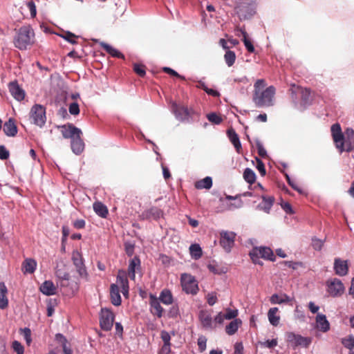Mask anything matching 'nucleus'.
I'll use <instances>...</instances> for the list:
<instances>
[{"instance_id": "f257e3e1", "label": "nucleus", "mask_w": 354, "mask_h": 354, "mask_svg": "<svg viewBox=\"0 0 354 354\" xmlns=\"http://www.w3.org/2000/svg\"><path fill=\"white\" fill-rule=\"evenodd\" d=\"M266 82L263 79L258 80L254 85L253 101L257 106H270L273 105V98L275 95V88L270 86L263 90L266 86Z\"/></svg>"}, {"instance_id": "f03ea898", "label": "nucleus", "mask_w": 354, "mask_h": 354, "mask_svg": "<svg viewBox=\"0 0 354 354\" xmlns=\"http://www.w3.org/2000/svg\"><path fill=\"white\" fill-rule=\"evenodd\" d=\"M119 286H121L122 292L124 297L129 294V281L127 277V272L119 270L117 274V284L112 283L110 287V297L111 303L116 306L121 304L122 299L120 294Z\"/></svg>"}, {"instance_id": "7ed1b4c3", "label": "nucleus", "mask_w": 354, "mask_h": 354, "mask_svg": "<svg viewBox=\"0 0 354 354\" xmlns=\"http://www.w3.org/2000/svg\"><path fill=\"white\" fill-rule=\"evenodd\" d=\"M14 45L18 49L26 50L35 42V32L30 26H23L17 32L14 37Z\"/></svg>"}, {"instance_id": "20e7f679", "label": "nucleus", "mask_w": 354, "mask_h": 354, "mask_svg": "<svg viewBox=\"0 0 354 354\" xmlns=\"http://www.w3.org/2000/svg\"><path fill=\"white\" fill-rule=\"evenodd\" d=\"M235 10L241 20L249 19L256 13V0H239Z\"/></svg>"}, {"instance_id": "39448f33", "label": "nucleus", "mask_w": 354, "mask_h": 354, "mask_svg": "<svg viewBox=\"0 0 354 354\" xmlns=\"http://www.w3.org/2000/svg\"><path fill=\"white\" fill-rule=\"evenodd\" d=\"M252 262L255 264L262 265L263 263L260 261V258L268 259L272 261L275 260V257L272 250L268 247H255L249 254Z\"/></svg>"}, {"instance_id": "423d86ee", "label": "nucleus", "mask_w": 354, "mask_h": 354, "mask_svg": "<svg viewBox=\"0 0 354 354\" xmlns=\"http://www.w3.org/2000/svg\"><path fill=\"white\" fill-rule=\"evenodd\" d=\"M180 283L183 290L187 294L196 295L198 292V282L192 275L186 273L182 274Z\"/></svg>"}, {"instance_id": "0eeeda50", "label": "nucleus", "mask_w": 354, "mask_h": 354, "mask_svg": "<svg viewBox=\"0 0 354 354\" xmlns=\"http://www.w3.org/2000/svg\"><path fill=\"white\" fill-rule=\"evenodd\" d=\"M331 135L333 142L337 149L340 153L344 151V139L345 136L342 133L341 126L339 123H335L331 126Z\"/></svg>"}, {"instance_id": "6e6552de", "label": "nucleus", "mask_w": 354, "mask_h": 354, "mask_svg": "<svg viewBox=\"0 0 354 354\" xmlns=\"http://www.w3.org/2000/svg\"><path fill=\"white\" fill-rule=\"evenodd\" d=\"M30 118L35 124L43 127L46 120L45 108L39 104L34 105L30 110Z\"/></svg>"}, {"instance_id": "1a4fd4ad", "label": "nucleus", "mask_w": 354, "mask_h": 354, "mask_svg": "<svg viewBox=\"0 0 354 354\" xmlns=\"http://www.w3.org/2000/svg\"><path fill=\"white\" fill-rule=\"evenodd\" d=\"M171 111L176 118L181 122L189 120L194 112L192 109H189L187 106L176 102L172 103Z\"/></svg>"}, {"instance_id": "9d476101", "label": "nucleus", "mask_w": 354, "mask_h": 354, "mask_svg": "<svg viewBox=\"0 0 354 354\" xmlns=\"http://www.w3.org/2000/svg\"><path fill=\"white\" fill-rule=\"evenodd\" d=\"M236 234L231 231H221L220 232V244L224 250L230 252L234 245Z\"/></svg>"}, {"instance_id": "9b49d317", "label": "nucleus", "mask_w": 354, "mask_h": 354, "mask_svg": "<svg viewBox=\"0 0 354 354\" xmlns=\"http://www.w3.org/2000/svg\"><path fill=\"white\" fill-rule=\"evenodd\" d=\"M113 313L106 308L102 309L100 319L101 328L105 331L111 330L113 327Z\"/></svg>"}, {"instance_id": "f8f14e48", "label": "nucleus", "mask_w": 354, "mask_h": 354, "mask_svg": "<svg viewBox=\"0 0 354 354\" xmlns=\"http://www.w3.org/2000/svg\"><path fill=\"white\" fill-rule=\"evenodd\" d=\"M212 313V310H201L198 313V319L203 328L207 330H213L216 328Z\"/></svg>"}, {"instance_id": "ddd939ff", "label": "nucleus", "mask_w": 354, "mask_h": 354, "mask_svg": "<svg viewBox=\"0 0 354 354\" xmlns=\"http://www.w3.org/2000/svg\"><path fill=\"white\" fill-rule=\"evenodd\" d=\"M149 311L153 315L158 318H161L165 313L164 308L160 305V301L158 297L153 294H150L149 296Z\"/></svg>"}, {"instance_id": "4468645a", "label": "nucleus", "mask_w": 354, "mask_h": 354, "mask_svg": "<svg viewBox=\"0 0 354 354\" xmlns=\"http://www.w3.org/2000/svg\"><path fill=\"white\" fill-rule=\"evenodd\" d=\"M328 292L333 297L342 295L344 292V286L338 279H334L327 282Z\"/></svg>"}, {"instance_id": "2eb2a0df", "label": "nucleus", "mask_w": 354, "mask_h": 354, "mask_svg": "<svg viewBox=\"0 0 354 354\" xmlns=\"http://www.w3.org/2000/svg\"><path fill=\"white\" fill-rule=\"evenodd\" d=\"M57 286L60 288L64 294L68 295H73L78 289L77 283L71 281L70 277L57 281Z\"/></svg>"}, {"instance_id": "dca6fc26", "label": "nucleus", "mask_w": 354, "mask_h": 354, "mask_svg": "<svg viewBox=\"0 0 354 354\" xmlns=\"http://www.w3.org/2000/svg\"><path fill=\"white\" fill-rule=\"evenodd\" d=\"M61 133L64 138H71V140L75 138L77 134H82L81 129L75 127L72 124H67L62 126Z\"/></svg>"}, {"instance_id": "f3484780", "label": "nucleus", "mask_w": 354, "mask_h": 354, "mask_svg": "<svg viewBox=\"0 0 354 354\" xmlns=\"http://www.w3.org/2000/svg\"><path fill=\"white\" fill-rule=\"evenodd\" d=\"M72 261L80 275L82 277L85 276L86 274V271L84 264L83 258L80 252L78 251H74L72 254Z\"/></svg>"}, {"instance_id": "a211bd4d", "label": "nucleus", "mask_w": 354, "mask_h": 354, "mask_svg": "<svg viewBox=\"0 0 354 354\" xmlns=\"http://www.w3.org/2000/svg\"><path fill=\"white\" fill-rule=\"evenodd\" d=\"M8 88L12 96L17 100L21 101L24 99L25 92L17 82H10L8 85Z\"/></svg>"}, {"instance_id": "6ab92c4d", "label": "nucleus", "mask_w": 354, "mask_h": 354, "mask_svg": "<svg viewBox=\"0 0 354 354\" xmlns=\"http://www.w3.org/2000/svg\"><path fill=\"white\" fill-rule=\"evenodd\" d=\"M141 268L140 260L138 257H134L129 261L128 267V275L131 280H135L136 272L139 271Z\"/></svg>"}, {"instance_id": "aec40b11", "label": "nucleus", "mask_w": 354, "mask_h": 354, "mask_svg": "<svg viewBox=\"0 0 354 354\" xmlns=\"http://www.w3.org/2000/svg\"><path fill=\"white\" fill-rule=\"evenodd\" d=\"M334 270L335 274L339 276L346 275L348 272L347 261H344L339 258L335 259Z\"/></svg>"}, {"instance_id": "412c9836", "label": "nucleus", "mask_w": 354, "mask_h": 354, "mask_svg": "<svg viewBox=\"0 0 354 354\" xmlns=\"http://www.w3.org/2000/svg\"><path fill=\"white\" fill-rule=\"evenodd\" d=\"M344 151L351 152L354 149V130L348 128L345 131Z\"/></svg>"}, {"instance_id": "4be33fe9", "label": "nucleus", "mask_w": 354, "mask_h": 354, "mask_svg": "<svg viewBox=\"0 0 354 354\" xmlns=\"http://www.w3.org/2000/svg\"><path fill=\"white\" fill-rule=\"evenodd\" d=\"M82 134H77L71 140V149L77 155L80 154L84 149V142L81 138Z\"/></svg>"}, {"instance_id": "5701e85b", "label": "nucleus", "mask_w": 354, "mask_h": 354, "mask_svg": "<svg viewBox=\"0 0 354 354\" xmlns=\"http://www.w3.org/2000/svg\"><path fill=\"white\" fill-rule=\"evenodd\" d=\"M3 131L8 136H15L17 133V127L13 118H10L3 125Z\"/></svg>"}, {"instance_id": "b1692460", "label": "nucleus", "mask_w": 354, "mask_h": 354, "mask_svg": "<svg viewBox=\"0 0 354 354\" xmlns=\"http://www.w3.org/2000/svg\"><path fill=\"white\" fill-rule=\"evenodd\" d=\"M288 341L293 342L295 346L303 345L307 347L310 341L306 337H303L299 335H295L294 333H289L288 335Z\"/></svg>"}, {"instance_id": "393cba45", "label": "nucleus", "mask_w": 354, "mask_h": 354, "mask_svg": "<svg viewBox=\"0 0 354 354\" xmlns=\"http://www.w3.org/2000/svg\"><path fill=\"white\" fill-rule=\"evenodd\" d=\"M41 292L47 295H54L56 294V287L51 281H45L40 286Z\"/></svg>"}, {"instance_id": "a878e982", "label": "nucleus", "mask_w": 354, "mask_h": 354, "mask_svg": "<svg viewBox=\"0 0 354 354\" xmlns=\"http://www.w3.org/2000/svg\"><path fill=\"white\" fill-rule=\"evenodd\" d=\"M316 323L317 328L323 332H326L330 328V324L324 315L317 314L316 317Z\"/></svg>"}, {"instance_id": "bb28decb", "label": "nucleus", "mask_w": 354, "mask_h": 354, "mask_svg": "<svg viewBox=\"0 0 354 354\" xmlns=\"http://www.w3.org/2000/svg\"><path fill=\"white\" fill-rule=\"evenodd\" d=\"M159 301L165 305H170L172 304L174 301V298L171 292L169 289H163L160 293L159 297H158Z\"/></svg>"}, {"instance_id": "cd10ccee", "label": "nucleus", "mask_w": 354, "mask_h": 354, "mask_svg": "<svg viewBox=\"0 0 354 354\" xmlns=\"http://www.w3.org/2000/svg\"><path fill=\"white\" fill-rule=\"evenodd\" d=\"M37 268V262L33 259H26L22 263V271L24 274H32Z\"/></svg>"}, {"instance_id": "c85d7f7f", "label": "nucleus", "mask_w": 354, "mask_h": 354, "mask_svg": "<svg viewBox=\"0 0 354 354\" xmlns=\"http://www.w3.org/2000/svg\"><path fill=\"white\" fill-rule=\"evenodd\" d=\"M94 212L102 218H106L109 214L107 207L102 202L96 201L93 205Z\"/></svg>"}, {"instance_id": "c756f323", "label": "nucleus", "mask_w": 354, "mask_h": 354, "mask_svg": "<svg viewBox=\"0 0 354 354\" xmlns=\"http://www.w3.org/2000/svg\"><path fill=\"white\" fill-rule=\"evenodd\" d=\"M227 133L231 142L233 144L234 148L236 149V151L238 153H240V150L241 149V144L239 140L238 134L233 129H228Z\"/></svg>"}, {"instance_id": "7c9ffc66", "label": "nucleus", "mask_w": 354, "mask_h": 354, "mask_svg": "<svg viewBox=\"0 0 354 354\" xmlns=\"http://www.w3.org/2000/svg\"><path fill=\"white\" fill-rule=\"evenodd\" d=\"M279 308L277 307H273L270 308L268 312V317L270 323L274 326H277L279 324L280 316L278 315Z\"/></svg>"}, {"instance_id": "2f4dec72", "label": "nucleus", "mask_w": 354, "mask_h": 354, "mask_svg": "<svg viewBox=\"0 0 354 354\" xmlns=\"http://www.w3.org/2000/svg\"><path fill=\"white\" fill-rule=\"evenodd\" d=\"M144 215L147 218L158 220L163 216V212L162 209L157 207H152L150 209L146 210L144 212Z\"/></svg>"}, {"instance_id": "473e14b6", "label": "nucleus", "mask_w": 354, "mask_h": 354, "mask_svg": "<svg viewBox=\"0 0 354 354\" xmlns=\"http://www.w3.org/2000/svg\"><path fill=\"white\" fill-rule=\"evenodd\" d=\"M242 322L240 319H235L232 320L228 325L225 327V332L229 335H232L236 333L239 328L241 325Z\"/></svg>"}, {"instance_id": "72a5a7b5", "label": "nucleus", "mask_w": 354, "mask_h": 354, "mask_svg": "<svg viewBox=\"0 0 354 354\" xmlns=\"http://www.w3.org/2000/svg\"><path fill=\"white\" fill-rule=\"evenodd\" d=\"M7 288L4 283H0V308L5 309L8 306V300L6 297Z\"/></svg>"}, {"instance_id": "f704fd0d", "label": "nucleus", "mask_w": 354, "mask_h": 354, "mask_svg": "<svg viewBox=\"0 0 354 354\" xmlns=\"http://www.w3.org/2000/svg\"><path fill=\"white\" fill-rule=\"evenodd\" d=\"M101 47L109 54H110L112 57L124 59V56L117 49L114 48L111 46L106 43H101Z\"/></svg>"}, {"instance_id": "c9c22d12", "label": "nucleus", "mask_w": 354, "mask_h": 354, "mask_svg": "<svg viewBox=\"0 0 354 354\" xmlns=\"http://www.w3.org/2000/svg\"><path fill=\"white\" fill-rule=\"evenodd\" d=\"M212 186V180L211 177L207 176L205 178L198 180L195 183V187L198 189H209Z\"/></svg>"}, {"instance_id": "e433bc0d", "label": "nucleus", "mask_w": 354, "mask_h": 354, "mask_svg": "<svg viewBox=\"0 0 354 354\" xmlns=\"http://www.w3.org/2000/svg\"><path fill=\"white\" fill-rule=\"evenodd\" d=\"M263 201L259 204V207L266 212L268 213L274 203V198L272 196H263Z\"/></svg>"}, {"instance_id": "4c0bfd02", "label": "nucleus", "mask_w": 354, "mask_h": 354, "mask_svg": "<svg viewBox=\"0 0 354 354\" xmlns=\"http://www.w3.org/2000/svg\"><path fill=\"white\" fill-rule=\"evenodd\" d=\"M56 339L62 343L63 352L64 353V354L73 353V351L71 350L70 346L68 345L67 340L64 335H62V334H57Z\"/></svg>"}, {"instance_id": "58836bf2", "label": "nucleus", "mask_w": 354, "mask_h": 354, "mask_svg": "<svg viewBox=\"0 0 354 354\" xmlns=\"http://www.w3.org/2000/svg\"><path fill=\"white\" fill-rule=\"evenodd\" d=\"M190 254L194 259H200L202 255V249L198 244H192L189 247Z\"/></svg>"}, {"instance_id": "ea45409f", "label": "nucleus", "mask_w": 354, "mask_h": 354, "mask_svg": "<svg viewBox=\"0 0 354 354\" xmlns=\"http://www.w3.org/2000/svg\"><path fill=\"white\" fill-rule=\"evenodd\" d=\"M243 178L247 183L252 185L256 180V174L252 169L246 168L243 171Z\"/></svg>"}, {"instance_id": "a19ab883", "label": "nucleus", "mask_w": 354, "mask_h": 354, "mask_svg": "<svg viewBox=\"0 0 354 354\" xmlns=\"http://www.w3.org/2000/svg\"><path fill=\"white\" fill-rule=\"evenodd\" d=\"M224 59L226 64L229 67L232 66L234 64L236 60L235 53L230 50H226L225 54L224 55Z\"/></svg>"}, {"instance_id": "79ce46f5", "label": "nucleus", "mask_w": 354, "mask_h": 354, "mask_svg": "<svg viewBox=\"0 0 354 354\" xmlns=\"http://www.w3.org/2000/svg\"><path fill=\"white\" fill-rule=\"evenodd\" d=\"M341 342L345 348L352 350L354 348V336L349 335L342 338Z\"/></svg>"}, {"instance_id": "37998d69", "label": "nucleus", "mask_w": 354, "mask_h": 354, "mask_svg": "<svg viewBox=\"0 0 354 354\" xmlns=\"http://www.w3.org/2000/svg\"><path fill=\"white\" fill-rule=\"evenodd\" d=\"M240 31L241 32V34L243 35V41L244 43V45H245L246 49L248 50V52L253 53L254 51V47L253 44H252V42L248 39L247 32H245V30H241V29L240 30Z\"/></svg>"}, {"instance_id": "c03bdc74", "label": "nucleus", "mask_w": 354, "mask_h": 354, "mask_svg": "<svg viewBox=\"0 0 354 354\" xmlns=\"http://www.w3.org/2000/svg\"><path fill=\"white\" fill-rule=\"evenodd\" d=\"M59 36L72 44H75L77 43L75 39L78 37V36L75 35V34L69 31H66L62 34L59 35Z\"/></svg>"}, {"instance_id": "a18cd8bd", "label": "nucleus", "mask_w": 354, "mask_h": 354, "mask_svg": "<svg viewBox=\"0 0 354 354\" xmlns=\"http://www.w3.org/2000/svg\"><path fill=\"white\" fill-rule=\"evenodd\" d=\"M55 276L57 277V281H59L66 278L70 277V274L65 270V268L57 267L55 270Z\"/></svg>"}, {"instance_id": "49530a36", "label": "nucleus", "mask_w": 354, "mask_h": 354, "mask_svg": "<svg viewBox=\"0 0 354 354\" xmlns=\"http://www.w3.org/2000/svg\"><path fill=\"white\" fill-rule=\"evenodd\" d=\"M145 66L141 64H134L133 71L140 77H143L146 75Z\"/></svg>"}, {"instance_id": "de8ad7c7", "label": "nucleus", "mask_w": 354, "mask_h": 354, "mask_svg": "<svg viewBox=\"0 0 354 354\" xmlns=\"http://www.w3.org/2000/svg\"><path fill=\"white\" fill-rule=\"evenodd\" d=\"M19 331L24 335L26 344L30 345L32 342L30 329L29 328H20Z\"/></svg>"}, {"instance_id": "09e8293b", "label": "nucleus", "mask_w": 354, "mask_h": 354, "mask_svg": "<svg viewBox=\"0 0 354 354\" xmlns=\"http://www.w3.org/2000/svg\"><path fill=\"white\" fill-rule=\"evenodd\" d=\"M208 120L214 124H219L222 122L221 116L215 113H211L207 115Z\"/></svg>"}, {"instance_id": "8fccbe9b", "label": "nucleus", "mask_w": 354, "mask_h": 354, "mask_svg": "<svg viewBox=\"0 0 354 354\" xmlns=\"http://www.w3.org/2000/svg\"><path fill=\"white\" fill-rule=\"evenodd\" d=\"M225 317V319H232L238 316V310H232L230 308H227L225 310V313H223Z\"/></svg>"}, {"instance_id": "3c124183", "label": "nucleus", "mask_w": 354, "mask_h": 354, "mask_svg": "<svg viewBox=\"0 0 354 354\" xmlns=\"http://www.w3.org/2000/svg\"><path fill=\"white\" fill-rule=\"evenodd\" d=\"M255 160H256V162H257V169H258V171H259L260 174L263 176L266 175V168H265V165H264V163L262 162V160L256 157L255 158Z\"/></svg>"}, {"instance_id": "603ef678", "label": "nucleus", "mask_w": 354, "mask_h": 354, "mask_svg": "<svg viewBox=\"0 0 354 354\" xmlns=\"http://www.w3.org/2000/svg\"><path fill=\"white\" fill-rule=\"evenodd\" d=\"M12 347L17 354H24V348L19 342L16 340L12 342Z\"/></svg>"}, {"instance_id": "864d4df0", "label": "nucleus", "mask_w": 354, "mask_h": 354, "mask_svg": "<svg viewBox=\"0 0 354 354\" xmlns=\"http://www.w3.org/2000/svg\"><path fill=\"white\" fill-rule=\"evenodd\" d=\"M69 113L71 115H77L80 113L79 104L77 102H73L69 105L68 107Z\"/></svg>"}, {"instance_id": "5fc2aeb1", "label": "nucleus", "mask_w": 354, "mask_h": 354, "mask_svg": "<svg viewBox=\"0 0 354 354\" xmlns=\"http://www.w3.org/2000/svg\"><path fill=\"white\" fill-rule=\"evenodd\" d=\"M207 338L205 336H201L198 339V349L201 352H203L206 349Z\"/></svg>"}, {"instance_id": "6e6d98bb", "label": "nucleus", "mask_w": 354, "mask_h": 354, "mask_svg": "<svg viewBox=\"0 0 354 354\" xmlns=\"http://www.w3.org/2000/svg\"><path fill=\"white\" fill-rule=\"evenodd\" d=\"M208 269L210 272L217 274H221L225 272L222 268L213 264L208 265Z\"/></svg>"}, {"instance_id": "4d7b16f0", "label": "nucleus", "mask_w": 354, "mask_h": 354, "mask_svg": "<svg viewBox=\"0 0 354 354\" xmlns=\"http://www.w3.org/2000/svg\"><path fill=\"white\" fill-rule=\"evenodd\" d=\"M162 71H163L165 73H167V74H169V75H170L177 77H178V78H180V79H181V80H185V77H183V76H182V75H179V74L176 71L173 70V69H172V68H169V67H164V68H162Z\"/></svg>"}, {"instance_id": "13d9d810", "label": "nucleus", "mask_w": 354, "mask_h": 354, "mask_svg": "<svg viewBox=\"0 0 354 354\" xmlns=\"http://www.w3.org/2000/svg\"><path fill=\"white\" fill-rule=\"evenodd\" d=\"M261 345L268 348H272L277 345V339H268L264 342H261Z\"/></svg>"}, {"instance_id": "bf43d9fd", "label": "nucleus", "mask_w": 354, "mask_h": 354, "mask_svg": "<svg viewBox=\"0 0 354 354\" xmlns=\"http://www.w3.org/2000/svg\"><path fill=\"white\" fill-rule=\"evenodd\" d=\"M257 148L259 156L261 158H266L268 156L266 150L260 142H257Z\"/></svg>"}, {"instance_id": "052dcab7", "label": "nucleus", "mask_w": 354, "mask_h": 354, "mask_svg": "<svg viewBox=\"0 0 354 354\" xmlns=\"http://www.w3.org/2000/svg\"><path fill=\"white\" fill-rule=\"evenodd\" d=\"M282 295L274 294L270 297V301L272 304H283Z\"/></svg>"}, {"instance_id": "680f3d73", "label": "nucleus", "mask_w": 354, "mask_h": 354, "mask_svg": "<svg viewBox=\"0 0 354 354\" xmlns=\"http://www.w3.org/2000/svg\"><path fill=\"white\" fill-rule=\"evenodd\" d=\"M9 151L3 145H0V159L5 160L9 158Z\"/></svg>"}, {"instance_id": "e2e57ef3", "label": "nucleus", "mask_w": 354, "mask_h": 354, "mask_svg": "<svg viewBox=\"0 0 354 354\" xmlns=\"http://www.w3.org/2000/svg\"><path fill=\"white\" fill-rule=\"evenodd\" d=\"M312 245L315 250H320L323 246V241L316 238L313 239Z\"/></svg>"}, {"instance_id": "0e129e2a", "label": "nucleus", "mask_w": 354, "mask_h": 354, "mask_svg": "<svg viewBox=\"0 0 354 354\" xmlns=\"http://www.w3.org/2000/svg\"><path fill=\"white\" fill-rule=\"evenodd\" d=\"M286 178L288 184L290 185V186L292 187V189H294L295 190L297 191L299 193L301 192V190L298 187L297 183L294 180H291L288 174H286Z\"/></svg>"}, {"instance_id": "69168bd1", "label": "nucleus", "mask_w": 354, "mask_h": 354, "mask_svg": "<svg viewBox=\"0 0 354 354\" xmlns=\"http://www.w3.org/2000/svg\"><path fill=\"white\" fill-rule=\"evenodd\" d=\"M179 314L178 308L177 306H173L168 312L169 317L176 318Z\"/></svg>"}, {"instance_id": "338daca9", "label": "nucleus", "mask_w": 354, "mask_h": 354, "mask_svg": "<svg viewBox=\"0 0 354 354\" xmlns=\"http://www.w3.org/2000/svg\"><path fill=\"white\" fill-rule=\"evenodd\" d=\"M73 225L75 228L80 230L85 227L86 223L83 219H77L73 222Z\"/></svg>"}, {"instance_id": "774afa93", "label": "nucleus", "mask_w": 354, "mask_h": 354, "mask_svg": "<svg viewBox=\"0 0 354 354\" xmlns=\"http://www.w3.org/2000/svg\"><path fill=\"white\" fill-rule=\"evenodd\" d=\"M225 319V317L224 316V314L222 313H219L213 319L214 324L216 326V324H221Z\"/></svg>"}]
</instances>
